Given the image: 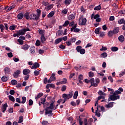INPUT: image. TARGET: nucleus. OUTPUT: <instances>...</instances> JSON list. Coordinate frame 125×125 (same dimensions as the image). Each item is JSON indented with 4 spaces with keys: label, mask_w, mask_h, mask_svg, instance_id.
I'll use <instances>...</instances> for the list:
<instances>
[{
    "label": "nucleus",
    "mask_w": 125,
    "mask_h": 125,
    "mask_svg": "<svg viewBox=\"0 0 125 125\" xmlns=\"http://www.w3.org/2000/svg\"><path fill=\"white\" fill-rule=\"evenodd\" d=\"M61 82L62 84H65V83H67V79L63 78L62 79V81Z\"/></svg>",
    "instance_id": "603ef678"
},
{
    "label": "nucleus",
    "mask_w": 125,
    "mask_h": 125,
    "mask_svg": "<svg viewBox=\"0 0 125 125\" xmlns=\"http://www.w3.org/2000/svg\"><path fill=\"white\" fill-rule=\"evenodd\" d=\"M85 83H91V86H93L94 87H96L98 86V83H100V80L99 78H96L95 80L94 78H91L89 80L87 79L84 80Z\"/></svg>",
    "instance_id": "f257e3e1"
},
{
    "label": "nucleus",
    "mask_w": 125,
    "mask_h": 125,
    "mask_svg": "<svg viewBox=\"0 0 125 125\" xmlns=\"http://www.w3.org/2000/svg\"><path fill=\"white\" fill-rule=\"evenodd\" d=\"M18 32L20 34L21 36V35H25V34H26V32H25V30H24V28L20 30Z\"/></svg>",
    "instance_id": "393cba45"
},
{
    "label": "nucleus",
    "mask_w": 125,
    "mask_h": 125,
    "mask_svg": "<svg viewBox=\"0 0 125 125\" xmlns=\"http://www.w3.org/2000/svg\"><path fill=\"white\" fill-rule=\"evenodd\" d=\"M41 104H43V105L45 103V102L46 101V100L45 99V98H42L41 99Z\"/></svg>",
    "instance_id": "58836bf2"
},
{
    "label": "nucleus",
    "mask_w": 125,
    "mask_h": 125,
    "mask_svg": "<svg viewBox=\"0 0 125 125\" xmlns=\"http://www.w3.org/2000/svg\"><path fill=\"white\" fill-rule=\"evenodd\" d=\"M77 52H80V54H84L85 53V49H83L82 46H77L76 48Z\"/></svg>",
    "instance_id": "39448f33"
},
{
    "label": "nucleus",
    "mask_w": 125,
    "mask_h": 125,
    "mask_svg": "<svg viewBox=\"0 0 125 125\" xmlns=\"http://www.w3.org/2000/svg\"><path fill=\"white\" fill-rule=\"evenodd\" d=\"M30 73H31V70L28 69H25L23 71V75H29L28 74H30Z\"/></svg>",
    "instance_id": "f3484780"
},
{
    "label": "nucleus",
    "mask_w": 125,
    "mask_h": 125,
    "mask_svg": "<svg viewBox=\"0 0 125 125\" xmlns=\"http://www.w3.org/2000/svg\"><path fill=\"white\" fill-rule=\"evenodd\" d=\"M28 102H29V106H32L33 105V104H34V101H33V100H32V99L29 100Z\"/></svg>",
    "instance_id": "13d9d810"
},
{
    "label": "nucleus",
    "mask_w": 125,
    "mask_h": 125,
    "mask_svg": "<svg viewBox=\"0 0 125 125\" xmlns=\"http://www.w3.org/2000/svg\"><path fill=\"white\" fill-rule=\"evenodd\" d=\"M100 99H105V96L101 95L98 97V101L100 100Z\"/></svg>",
    "instance_id": "864d4df0"
},
{
    "label": "nucleus",
    "mask_w": 125,
    "mask_h": 125,
    "mask_svg": "<svg viewBox=\"0 0 125 125\" xmlns=\"http://www.w3.org/2000/svg\"><path fill=\"white\" fill-rule=\"evenodd\" d=\"M30 78V75H26V76H25L24 77V81H28L29 80V78Z\"/></svg>",
    "instance_id": "774afa93"
},
{
    "label": "nucleus",
    "mask_w": 125,
    "mask_h": 125,
    "mask_svg": "<svg viewBox=\"0 0 125 125\" xmlns=\"http://www.w3.org/2000/svg\"><path fill=\"white\" fill-rule=\"evenodd\" d=\"M23 17L26 19V20H29V18H30V13L29 12H26L24 14V15H23Z\"/></svg>",
    "instance_id": "2eb2a0df"
},
{
    "label": "nucleus",
    "mask_w": 125,
    "mask_h": 125,
    "mask_svg": "<svg viewBox=\"0 0 125 125\" xmlns=\"http://www.w3.org/2000/svg\"><path fill=\"white\" fill-rule=\"evenodd\" d=\"M15 29H16V27L14 25L10 26L9 27V30H10V31H14Z\"/></svg>",
    "instance_id": "8fccbe9b"
},
{
    "label": "nucleus",
    "mask_w": 125,
    "mask_h": 125,
    "mask_svg": "<svg viewBox=\"0 0 125 125\" xmlns=\"http://www.w3.org/2000/svg\"><path fill=\"white\" fill-rule=\"evenodd\" d=\"M7 55L8 57H9V58H12V57H13V54L11 52L8 53Z\"/></svg>",
    "instance_id": "0e129e2a"
},
{
    "label": "nucleus",
    "mask_w": 125,
    "mask_h": 125,
    "mask_svg": "<svg viewBox=\"0 0 125 125\" xmlns=\"http://www.w3.org/2000/svg\"><path fill=\"white\" fill-rule=\"evenodd\" d=\"M49 104H50L48 102L45 103L43 104V108H45V107L46 108V107H47V106H49Z\"/></svg>",
    "instance_id": "338daca9"
},
{
    "label": "nucleus",
    "mask_w": 125,
    "mask_h": 125,
    "mask_svg": "<svg viewBox=\"0 0 125 125\" xmlns=\"http://www.w3.org/2000/svg\"><path fill=\"white\" fill-rule=\"evenodd\" d=\"M41 42H42V43H44L45 41H46V40L45 39V37H44V35H42L41 36Z\"/></svg>",
    "instance_id": "412c9836"
},
{
    "label": "nucleus",
    "mask_w": 125,
    "mask_h": 125,
    "mask_svg": "<svg viewBox=\"0 0 125 125\" xmlns=\"http://www.w3.org/2000/svg\"><path fill=\"white\" fill-rule=\"evenodd\" d=\"M52 7H53V6H52V4H50L45 7V9H46L47 11H48V10H50V9H51Z\"/></svg>",
    "instance_id": "c9c22d12"
},
{
    "label": "nucleus",
    "mask_w": 125,
    "mask_h": 125,
    "mask_svg": "<svg viewBox=\"0 0 125 125\" xmlns=\"http://www.w3.org/2000/svg\"><path fill=\"white\" fill-rule=\"evenodd\" d=\"M11 83H12L13 85H16V84L18 83V82L16 80H12L11 81Z\"/></svg>",
    "instance_id": "4c0bfd02"
},
{
    "label": "nucleus",
    "mask_w": 125,
    "mask_h": 125,
    "mask_svg": "<svg viewBox=\"0 0 125 125\" xmlns=\"http://www.w3.org/2000/svg\"><path fill=\"white\" fill-rule=\"evenodd\" d=\"M35 44L36 46H40V45H41V41H40V40H37L36 41Z\"/></svg>",
    "instance_id": "3c124183"
},
{
    "label": "nucleus",
    "mask_w": 125,
    "mask_h": 125,
    "mask_svg": "<svg viewBox=\"0 0 125 125\" xmlns=\"http://www.w3.org/2000/svg\"><path fill=\"white\" fill-rule=\"evenodd\" d=\"M108 56V54L106 52L103 53L101 54V57L103 58H106Z\"/></svg>",
    "instance_id": "72a5a7b5"
},
{
    "label": "nucleus",
    "mask_w": 125,
    "mask_h": 125,
    "mask_svg": "<svg viewBox=\"0 0 125 125\" xmlns=\"http://www.w3.org/2000/svg\"><path fill=\"white\" fill-rule=\"evenodd\" d=\"M118 40L121 42H125V37H124V36H123V35H120L118 37Z\"/></svg>",
    "instance_id": "dca6fc26"
},
{
    "label": "nucleus",
    "mask_w": 125,
    "mask_h": 125,
    "mask_svg": "<svg viewBox=\"0 0 125 125\" xmlns=\"http://www.w3.org/2000/svg\"><path fill=\"white\" fill-rule=\"evenodd\" d=\"M15 6H16V5L14 4H12V5L10 6L6 10L7 12H9L11 9H13V8H15Z\"/></svg>",
    "instance_id": "4468645a"
},
{
    "label": "nucleus",
    "mask_w": 125,
    "mask_h": 125,
    "mask_svg": "<svg viewBox=\"0 0 125 125\" xmlns=\"http://www.w3.org/2000/svg\"><path fill=\"white\" fill-rule=\"evenodd\" d=\"M86 18L81 17L79 19V25L80 26H85L86 24Z\"/></svg>",
    "instance_id": "20e7f679"
},
{
    "label": "nucleus",
    "mask_w": 125,
    "mask_h": 125,
    "mask_svg": "<svg viewBox=\"0 0 125 125\" xmlns=\"http://www.w3.org/2000/svg\"><path fill=\"white\" fill-rule=\"evenodd\" d=\"M78 96H79V92L78 91H76L73 96L74 99H77Z\"/></svg>",
    "instance_id": "7c9ffc66"
},
{
    "label": "nucleus",
    "mask_w": 125,
    "mask_h": 125,
    "mask_svg": "<svg viewBox=\"0 0 125 125\" xmlns=\"http://www.w3.org/2000/svg\"><path fill=\"white\" fill-rule=\"evenodd\" d=\"M42 125H49V123H48V122H47V121H43L42 122Z\"/></svg>",
    "instance_id": "e2e57ef3"
},
{
    "label": "nucleus",
    "mask_w": 125,
    "mask_h": 125,
    "mask_svg": "<svg viewBox=\"0 0 125 125\" xmlns=\"http://www.w3.org/2000/svg\"><path fill=\"white\" fill-rule=\"evenodd\" d=\"M4 28L5 27H4V25H3V24H0V29L2 33H3V30H4Z\"/></svg>",
    "instance_id": "a19ab883"
},
{
    "label": "nucleus",
    "mask_w": 125,
    "mask_h": 125,
    "mask_svg": "<svg viewBox=\"0 0 125 125\" xmlns=\"http://www.w3.org/2000/svg\"><path fill=\"white\" fill-rule=\"evenodd\" d=\"M113 34H114L113 31L112 30H110L108 32L107 35H108V37H112V36H113Z\"/></svg>",
    "instance_id": "c03bdc74"
},
{
    "label": "nucleus",
    "mask_w": 125,
    "mask_h": 125,
    "mask_svg": "<svg viewBox=\"0 0 125 125\" xmlns=\"http://www.w3.org/2000/svg\"><path fill=\"white\" fill-rule=\"evenodd\" d=\"M23 122V116H21L19 117V120L18 121L19 124H21V123Z\"/></svg>",
    "instance_id": "a18cd8bd"
},
{
    "label": "nucleus",
    "mask_w": 125,
    "mask_h": 125,
    "mask_svg": "<svg viewBox=\"0 0 125 125\" xmlns=\"http://www.w3.org/2000/svg\"><path fill=\"white\" fill-rule=\"evenodd\" d=\"M76 18V14H71L68 16L67 19L68 20H73Z\"/></svg>",
    "instance_id": "6e6552de"
},
{
    "label": "nucleus",
    "mask_w": 125,
    "mask_h": 125,
    "mask_svg": "<svg viewBox=\"0 0 125 125\" xmlns=\"http://www.w3.org/2000/svg\"><path fill=\"white\" fill-rule=\"evenodd\" d=\"M100 17V16L99 14L95 15L94 14H92L91 15V18L94 19H97L98 18H99Z\"/></svg>",
    "instance_id": "6ab92c4d"
},
{
    "label": "nucleus",
    "mask_w": 125,
    "mask_h": 125,
    "mask_svg": "<svg viewBox=\"0 0 125 125\" xmlns=\"http://www.w3.org/2000/svg\"><path fill=\"white\" fill-rule=\"evenodd\" d=\"M73 91H71L69 92V94H62V98H64L67 100V99H70V98H72L73 97Z\"/></svg>",
    "instance_id": "7ed1b4c3"
},
{
    "label": "nucleus",
    "mask_w": 125,
    "mask_h": 125,
    "mask_svg": "<svg viewBox=\"0 0 125 125\" xmlns=\"http://www.w3.org/2000/svg\"><path fill=\"white\" fill-rule=\"evenodd\" d=\"M66 89H67V86H66V85H63L61 89L62 91H65V90H66Z\"/></svg>",
    "instance_id": "4d7b16f0"
},
{
    "label": "nucleus",
    "mask_w": 125,
    "mask_h": 125,
    "mask_svg": "<svg viewBox=\"0 0 125 125\" xmlns=\"http://www.w3.org/2000/svg\"><path fill=\"white\" fill-rule=\"evenodd\" d=\"M49 109L50 110H54V105L53 104V103H51L50 104V106H47L45 108V115H51V116H52L53 115V113H52V110H49Z\"/></svg>",
    "instance_id": "f03ea898"
},
{
    "label": "nucleus",
    "mask_w": 125,
    "mask_h": 125,
    "mask_svg": "<svg viewBox=\"0 0 125 125\" xmlns=\"http://www.w3.org/2000/svg\"><path fill=\"white\" fill-rule=\"evenodd\" d=\"M72 2V0H65L63 3L65 5H69Z\"/></svg>",
    "instance_id": "cd10ccee"
},
{
    "label": "nucleus",
    "mask_w": 125,
    "mask_h": 125,
    "mask_svg": "<svg viewBox=\"0 0 125 125\" xmlns=\"http://www.w3.org/2000/svg\"><path fill=\"white\" fill-rule=\"evenodd\" d=\"M111 51H113V52H115L118 51V50H119V48H118V47H116V46L112 47L111 48Z\"/></svg>",
    "instance_id": "bb28decb"
},
{
    "label": "nucleus",
    "mask_w": 125,
    "mask_h": 125,
    "mask_svg": "<svg viewBox=\"0 0 125 125\" xmlns=\"http://www.w3.org/2000/svg\"><path fill=\"white\" fill-rule=\"evenodd\" d=\"M8 107V105H7V104L5 103L3 104V106L1 107V112H3V113H4L5 111H6V108Z\"/></svg>",
    "instance_id": "1a4fd4ad"
},
{
    "label": "nucleus",
    "mask_w": 125,
    "mask_h": 125,
    "mask_svg": "<svg viewBox=\"0 0 125 125\" xmlns=\"http://www.w3.org/2000/svg\"><path fill=\"white\" fill-rule=\"evenodd\" d=\"M21 99L22 101L21 102V104H25L26 103V97H22Z\"/></svg>",
    "instance_id": "37998d69"
},
{
    "label": "nucleus",
    "mask_w": 125,
    "mask_h": 125,
    "mask_svg": "<svg viewBox=\"0 0 125 125\" xmlns=\"http://www.w3.org/2000/svg\"><path fill=\"white\" fill-rule=\"evenodd\" d=\"M58 36H62V35H63V31L59 30L58 31Z\"/></svg>",
    "instance_id": "69168bd1"
},
{
    "label": "nucleus",
    "mask_w": 125,
    "mask_h": 125,
    "mask_svg": "<svg viewBox=\"0 0 125 125\" xmlns=\"http://www.w3.org/2000/svg\"><path fill=\"white\" fill-rule=\"evenodd\" d=\"M45 16H46V12L44 11L42 12V18H44Z\"/></svg>",
    "instance_id": "680f3d73"
},
{
    "label": "nucleus",
    "mask_w": 125,
    "mask_h": 125,
    "mask_svg": "<svg viewBox=\"0 0 125 125\" xmlns=\"http://www.w3.org/2000/svg\"><path fill=\"white\" fill-rule=\"evenodd\" d=\"M118 24H119V25H121L122 24H125V19L123 18L118 20Z\"/></svg>",
    "instance_id": "5701e85b"
},
{
    "label": "nucleus",
    "mask_w": 125,
    "mask_h": 125,
    "mask_svg": "<svg viewBox=\"0 0 125 125\" xmlns=\"http://www.w3.org/2000/svg\"><path fill=\"white\" fill-rule=\"evenodd\" d=\"M17 17L19 20H21V19H23V18L24 17V14H23L22 12L20 13L18 15Z\"/></svg>",
    "instance_id": "ddd939ff"
},
{
    "label": "nucleus",
    "mask_w": 125,
    "mask_h": 125,
    "mask_svg": "<svg viewBox=\"0 0 125 125\" xmlns=\"http://www.w3.org/2000/svg\"><path fill=\"white\" fill-rule=\"evenodd\" d=\"M17 41H18V42L19 43V44H21V45H22V44H23L24 43V41L21 39H18Z\"/></svg>",
    "instance_id": "ea45409f"
},
{
    "label": "nucleus",
    "mask_w": 125,
    "mask_h": 125,
    "mask_svg": "<svg viewBox=\"0 0 125 125\" xmlns=\"http://www.w3.org/2000/svg\"><path fill=\"white\" fill-rule=\"evenodd\" d=\"M29 47H30V46H29V45L27 44H26L25 45H23L21 46V48L24 50H28Z\"/></svg>",
    "instance_id": "a211bd4d"
},
{
    "label": "nucleus",
    "mask_w": 125,
    "mask_h": 125,
    "mask_svg": "<svg viewBox=\"0 0 125 125\" xmlns=\"http://www.w3.org/2000/svg\"><path fill=\"white\" fill-rule=\"evenodd\" d=\"M39 67H40V64H39V63L35 62L33 64V65L32 66L31 69H32L33 70H36V68H39Z\"/></svg>",
    "instance_id": "9d476101"
},
{
    "label": "nucleus",
    "mask_w": 125,
    "mask_h": 125,
    "mask_svg": "<svg viewBox=\"0 0 125 125\" xmlns=\"http://www.w3.org/2000/svg\"><path fill=\"white\" fill-rule=\"evenodd\" d=\"M1 81L4 83H5V82H7V81H8V78L6 77V76H4L1 78Z\"/></svg>",
    "instance_id": "a878e982"
},
{
    "label": "nucleus",
    "mask_w": 125,
    "mask_h": 125,
    "mask_svg": "<svg viewBox=\"0 0 125 125\" xmlns=\"http://www.w3.org/2000/svg\"><path fill=\"white\" fill-rule=\"evenodd\" d=\"M62 13H63V14H67L68 13V10L67 9H63L62 11Z\"/></svg>",
    "instance_id": "052dcab7"
},
{
    "label": "nucleus",
    "mask_w": 125,
    "mask_h": 125,
    "mask_svg": "<svg viewBox=\"0 0 125 125\" xmlns=\"http://www.w3.org/2000/svg\"><path fill=\"white\" fill-rule=\"evenodd\" d=\"M37 14L36 15V16L37 17V18L38 20H40V17H41V14H42V10L40 9H38L36 10Z\"/></svg>",
    "instance_id": "9b49d317"
},
{
    "label": "nucleus",
    "mask_w": 125,
    "mask_h": 125,
    "mask_svg": "<svg viewBox=\"0 0 125 125\" xmlns=\"http://www.w3.org/2000/svg\"><path fill=\"white\" fill-rule=\"evenodd\" d=\"M29 19H30V20H33L34 21H38V20H39L37 15L35 14H30Z\"/></svg>",
    "instance_id": "423d86ee"
},
{
    "label": "nucleus",
    "mask_w": 125,
    "mask_h": 125,
    "mask_svg": "<svg viewBox=\"0 0 125 125\" xmlns=\"http://www.w3.org/2000/svg\"><path fill=\"white\" fill-rule=\"evenodd\" d=\"M101 30V27H98L95 30V33L98 35L99 34V31Z\"/></svg>",
    "instance_id": "de8ad7c7"
},
{
    "label": "nucleus",
    "mask_w": 125,
    "mask_h": 125,
    "mask_svg": "<svg viewBox=\"0 0 125 125\" xmlns=\"http://www.w3.org/2000/svg\"><path fill=\"white\" fill-rule=\"evenodd\" d=\"M4 71L5 74H7L8 75H9V74L10 73V68H9V67H5L4 69Z\"/></svg>",
    "instance_id": "aec40b11"
},
{
    "label": "nucleus",
    "mask_w": 125,
    "mask_h": 125,
    "mask_svg": "<svg viewBox=\"0 0 125 125\" xmlns=\"http://www.w3.org/2000/svg\"><path fill=\"white\" fill-rule=\"evenodd\" d=\"M50 80L52 81H54L56 80V78L55 77V73H52L50 77Z\"/></svg>",
    "instance_id": "4be33fe9"
},
{
    "label": "nucleus",
    "mask_w": 125,
    "mask_h": 125,
    "mask_svg": "<svg viewBox=\"0 0 125 125\" xmlns=\"http://www.w3.org/2000/svg\"><path fill=\"white\" fill-rule=\"evenodd\" d=\"M109 98H110V100H111V101H115V100L120 99V96H116L114 94H112V95L110 96Z\"/></svg>",
    "instance_id": "0eeeda50"
},
{
    "label": "nucleus",
    "mask_w": 125,
    "mask_h": 125,
    "mask_svg": "<svg viewBox=\"0 0 125 125\" xmlns=\"http://www.w3.org/2000/svg\"><path fill=\"white\" fill-rule=\"evenodd\" d=\"M108 91L110 92V94H114V89H112V88H108Z\"/></svg>",
    "instance_id": "6e6d98bb"
},
{
    "label": "nucleus",
    "mask_w": 125,
    "mask_h": 125,
    "mask_svg": "<svg viewBox=\"0 0 125 125\" xmlns=\"http://www.w3.org/2000/svg\"><path fill=\"white\" fill-rule=\"evenodd\" d=\"M88 75L89 78H93V77H94V73H93L92 71L89 72L88 73Z\"/></svg>",
    "instance_id": "49530a36"
},
{
    "label": "nucleus",
    "mask_w": 125,
    "mask_h": 125,
    "mask_svg": "<svg viewBox=\"0 0 125 125\" xmlns=\"http://www.w3.org/2000/svg\"><path fill=\"white\" fill-rule=\"evenodd\" d=\"M53 15H54V12L51 11L47 16L48 18H51V17H53Z\"/></svg>",
    "instance_id": "473e14b6"
},
{
    "label": "nucleus",
    "mask_w": 125,
    "mask_h": 125,
    "mask_svg": "<svg viewBox=\"0 0 125 125\" xmlns=\"http://www.w3.org/2000/svg\"><path fill=\"white\" fill-rule=\"evenodd\" d=\"M113 94H114V95H118L119 94H122V92L119 90L115 91Z\"/></svg>",
    "instance_id": "09e8293b"
},
{
    "label": "nucleus",
    "mask_w": 125,
    "mask_h": 125,
    "mask_svg": "<svg viewBox=\"0 0 125 125\" xmlns=\"http://www.w3.org/2000/svg\"><path fill=\"white\" fill-rule=\"evenodd\" d=\"M69 21H65L64 23L62 25L63 27H66V26H68L69 25Z\"/></svg>",
    "instance_id": "5fc2aeb1"
},
{
    "label": "nucleus",
    "mask_w": 125,
    "mask_h": 125,
    "mask_svg": "<svg viewBox=\"0 0 125 125\" xmlns=\"http://www.w3.org/2000/svg\"><path fill=\"white\" fill-rule=\"evenodd\" d=\"M62 42L61 38H58L55 41V44H58L60 42Z\"/></svg>",
    "instance_id": "c85d7f7f"
},
{
    "label": "nucleus",
    "mask_w": 125,
    "mask_h": 125,
    "mask_svg": "<svg viewBox=\"0 0 125 125\" xmlns=\"http://www.w3.org/2000/svg\"><path fill=\"white\" fill-rule=\"evenodd\" d=\"M35 46H32L30 48V51L31 52V54H34L35 53Z\"/></svg>",
    "instance_id": "f704fd0d"
},
{
    "label": "nucleus",
    "mask_w": 125,
    "mask_h": 125,
    "mask_svg": "<svg viewBox=\"0 0 125 125\" xmlns=\"http://www.w3.org/2000/svg\"><path fill=\"white\" fill-rule=\"evenodd\" d=\"M43 95V93H40L39 94H38L37 95V97H35V99H39V98H41V97H42V96Z\"/></svg>",
    "instance_id": "e433bc0d"
},
{
    "label": "nucleus",
    "mask_w": 125,
    "mask_h": 125,
    "mask_svg": "<svg viewBox=\"0 0 125 125\" xmlns=\"http://www.w3.org/2000/svg\"><path fill=\"white\" fill-rule=\"evenodd\" d=\"M21 73V71L20 70H18L14 72L13 76L14 78H18L19 75Z\"/></svg>",
    "instance_id": "f8f14e48"
},
{
    "label": "nucleus",
    "mask_w": 125,
    "mask_h": 125,
    "mask_svg": "<svg viewBox=\"0 0 125 125\" xmlns=\"http://www.w3.org/2000/svg\"><path fill=\"white\" fill-rule=\"evenodd\" d=\"M61 39H62V41H64V42H66V41L68 40V37L66 36H65L61 38Z\"/></svg>",
    "instance_id": "bf43d9fd"
},
{
    "label": "nucleus",
    "mask_w": 125,
    "mask_h": 125,
    "mask_svg": "<svg viewBox=\"0 0 125 125\" xmlns=\"http://www.w3.org/2000/svg\"><path fill=\"white\" fill-rule=\"evenodd\" d=\"M112 31L114 34H118L120 32V28L119 27H115Z\"/></svg>",
    "instance_id": "b1692460"
},
{
    "label": "nucleus",
    "mask_w": 125,
    "mask_h": 125,
    "mask_svg": "<svg viewBox=\"0 0 125 125\" xmlns=\"http://www.w3.org/2000/svg\"><path fill=\"white\" fill-rule=\"evenodd\" d=\"M94 9V10H97V11L100 10V9H101V5H99L98 6L95 7Z\"/></svg>",
    "instance_id": "79ce46f5"
},
{
    "label": "nucleus",
    "mask_w": 125,
    "mask_h": 125,
    "mask_svg": "<svg viewBox=\"0 0 125 125\" xmlns=\"http://www.w3.org/2000/svg\"><path fill=\"white\" fill-rule=\"evenodd\" d=\"M8 98H9V100L10 101H12V102H14L15 101V99L14 98V97L13 96H12V95H9L8 96Z\"/></svg>",
    "instance_id": "2f4dec72"
},
{
    "label": "nucleus",
    "mask_w": 125,
    "mask_h": 125,
    "mask_svg": "<svg viewBox=\"0 0 125 125\" xmlns=\"http://www.w3.org/2000/svg\"><path fill=\"white\" fill-rule=\"evenodd\" d=\"M113 103H109L108 104L105 105V107L106 108H112L114 106V104H113Z\"/></svg>",
    "instance_id": "c756f323"
}]
</instances>
